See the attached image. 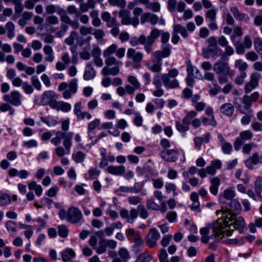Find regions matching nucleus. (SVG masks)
<instances>
[{"label":"nucleus","instance_id":"e433bc0d","mask_svg":"<svg viewBox=\"0 0 262 262\" xmlns=\"http://www.w3.org/2000/svg\"><path fill=\"white\" fill-rule=\"evenodd\" d=\"M210 182L211 185L209 188L210 191L212 194L216 195L218 193L219 187L220 185V179L215 177L212 179Z\"/></svg>","mask_w":262,"mask_h":262},{"label":"nucleus","instance_id":"f3484780","mask_svg":"<svg viewBox=\"0 0 262 262\" xmlns=\"http://www.w3.org/2000/svg\"><path fill=\"white\" fill-rule=\"evenodd\" d=\"M82 103L81 101L76 103L74 106V113L79 120L84 119L86 118L90 120L92 118V115L88 112H82Z\"/></svg>","mask_w":262,"mask_h":262},{"label":"nucleus","instance_id":"20e7f679","mask_svg":"<svg viewBox=\"0 0 262 262\" xmlns=\"http://www.w3.org/2000/svg\"><path fill=\"white\" fill-rule=\"evenodd\" d=\"M73 136V133L72 132L66 133L60 130H57L55 132V137L51 140L52 144L55 146H58L63 139V145L67 150V154L70 153V150L72 146V140Z\"/></svg>","mask_w":262,"mask_h":262},{"label":"nucleus","instance_id":"cd10ccee","mask_svg":"<svg viewBox=\"0 0 262 262\" xmlns=\"http://www.w3.org/2000/svg\"><path fill=\"white\" fill-rule=\"evenodd\" d=\"M217 137L220 140V145L223 152L225 154H230L232 149V144L227 142L221 134H218Z\"/></svg>","mask_w":262,"mask_h":262},{"label":"nucleus","instance_id":"6ab92c4d","mask_svg":"<svg viewBox=\"0 0 262 262\" xmlns=\"http://www.w3.org/2000/svg\"><path fill=\"white\" fill-rule=\"evenodd\" d=\"M56 94L54 91L48 90L44 92L41 96L40 103L42 105L49 104L51 107V104L55 102Z\"/></svg>","mask_w":262,"mask_h":262},{"label":"nucleus","instance_id":"bb28decb","mask_svg":"<svg viewBox=\"0 0 262 262\" xmlns=\"http://www.w3.org/2000/svg\"><path fill=\"white\" fill-rule=\"evenodd\" d=\"M101 18L103 21L106 23L108 27H113L118 25L117 19L112 17L111 14L107 11H104L101 14Z\"/></svg>","mask_w":262,"mask_h":262},{"label":"nucleus","instance_id":"7ed1b4c3","mask_svg":"<svg viewBox=\"0 0 262 262\" xmlns=\"http://www.w3.org/2000/svg\"><path fill=\"white\" fill-rule=\"evenodd\" d=\"M127 81L128 84H126L124 87L119 86L116 89L117 94L120 97H123L126 94L133 95L136 91L141 88V84L136 76L128 75Z\"/></svg>","mask_w":262,"mask_h":262},{"label":"nucleus","instance_id":"864d4df0","mask_svg":"<svg viewBox=\"0 0 262 262\" xmlns=\"http://www.w3.org/2000/svg\"><path fill=\"white\" fill-rule=\"evenodd\" d=\"M146 9L151 10L153 12H158L161 10V6L159 2H149L146 6Z\"/></svg>","mask_w":262,"mask_h":262},{"label":"nucleus","instance_id":"79ce46f5","mask_svg":"<svg viewBox=\"0 0 262 262\" xmlns=\"http://www.w3.org/2000/svg\"><path fill=\"white\" fill-rule=\"evenodd\" d=\"M104 57L105 58V62L106 65V66H120L122 63L121 61L117 60V59L114 56H111Z\"/></svg>","mask_w":262,"mask_h":262},{"label":"nucleus","instance_id":"6e6552de","mask_svg":"<svg viewBox=\"0 0 262 262\" xmlns=\"http://www.w3.org/2000/svg\"><path fill=\"white\" fill-rule=\"evenodd\" d=\"M119 16L121 18V23L123 25H132L136 27L139 24V20L137 17L131 18L130 12L125 9H121L119 12Z\"/></svg>","mask_w":262,"mask_h":262},{"label":"nucleus","instance_id":"a878e982","mask_svg":"<svg viewBox=\"0 0 262 262\" xmlns=\"http://www.w3.org/2000/svg\"><path fill=\"white\" fill-rule=\"evenodd\" d=\"M107 171L113 175L122 176L125 172V167L123 165H110L107 167Z\"/></svg>","mask_w":262,"mask_h":262},{"label":"nucleus","instance_id":"5701e85b","mask_svg":"<svg viewBox=\"0 0 262 262\" xmlns=\"http://www.w3.org/2000/svg\"><path fill=\"white\" fill-rule=\"evenodd\" d=\"M235 195L236 192L234 188L230 187L224 190L223 193L219 195V200L221 203H223L224 199L231 201Z\"/></svg>","mask_w":262,"mask_h":262},{"label":"nucleus","instance_id":"603ef678","mask_svg":"<svg viewBox=\"0 0 262 262\" xmlns=\"http://www.w3.org/2000/svg\"><path fill=\"white\" fill-rule=\"evenodd\" d=\"M152 259V256L148 253H144L140 254L137 258L136 262H149Z\"/></svg>","mask_w":262,"mask_h":262},{"label":"nucleus","instance_id":"c85d7f7f","mask_svg":"<svg viewBox=\"0 0 262 262\" xmlns=\"http://www.w3.org/2000/svg\"><path fill=\"white\" fill-rule=\"evenodd\" d=\"M96 76V71L91 62H89L85 67L83 78L85 80L93 79Z\"/></svg>","mask_w":262,"mask_h":262},{"label":"nucleus","instance_id":"a211bd4d","mask_svg":"<svg viewBox=\"0 0 262 262\" xmlns=\"http://www.w3.org/2000/svg\"><path fill=\"white\" fill-rule=\"evenodd\" d=\"M78 80L74 78L70 81L68 85V89L64 91L62 96L64 99H68L72 97L73 94H75L77 91Z\"/></svg>","mask_w":262,"mask_h":262},{"label":"nucleus","instance_id":"b1692460","mask_svg":"<svg viewBox=\"0 0 262 262\" xmlns=\"http://www.w3.org/2000/svg\"><path fill=\"white\" fill-rule=\"evenodd\" d=\"M171 46L169 45H165L162 47V51H157L153 54L155 58H166L169 56L171 53Z\"/></svg>","mask_w":262,"mask_h":262},{"label":"nucleus","instance_id":"ddd939ff","mask_svg":"<svg viewBox=\"0 0 262 262\" xmlns=\"http://www.w3.org/2000/svg\"><path fill=\"white\" fill-rule=\"evenodd\" d=\"M160 235L156 228H151L148 233L145 237V241L147 245L149 248H154L156 246L157 242L159 239Z\"/></svg>","mask_w":262,"mask_h":262},{"label":"nucleus","instance_id":"9b49d317","mask_svg":"<svg viewBox=\"0 0 262 262\" xmlns=\"http://www.w3.org/2000/svg\"><path fill=\"white\" fill-rule=\"evenodd\" d=\"M3 99L13 106H18L21 104V95L17 91H12L9 94L4 95Z\"/></svg>","mask_w":262,"mask_h":262},{"label":"nucleus","instance_id":"c03bdc74","mask_svg":"<svg viewBox=\"0 0 262 262\" xmlns=\"http://www.w3.org/2000/svg\"><path fill=\"white\" fill-rule=\"evenodd\" d=\"M85 155L82 151H78L72 154V158L77 163H82L84 161Z\"/></svg>","mask_w":262,"mask_h":262},{"label":"nucleus","instance_id":"f03ea898","mask_svg":"<svg viewBox=\"0 0 262 262\" xmlns=\"http://www.w3.org/2000/svg\"><path fill=\"white\" fill-rule=\"evenodd\" d=\"M213 70L217 76L220 83L228 82V76L232 77L234 74V72L230 70L228 63L223 60L216 62L213 64Z\"/></svg>","mask_w":262,"mask_h":262},{"label":"nucleus","instance_id":"680f3d73","mask_svg":"<svg viewBox=\"0 0 262 262\" xmlns=\"http://www.w3.org/2000/svg\"><path fill=\"white\" fill-rule=\"evenodd\" d=\"M6 227L9 232H16L17 231V224L15 222L9 221L6 223Z\"/></svg>","mask_w":262,"mask_h":262},{"label":"nucleus","instance_id":"aec40b11","mask_svg":"<svg viewBox=\"0 0 262 262\" xmlns=\"http://www.w3.org/2000/svg\"><path fill=\"white\" fill-rule=\"evenodd\" d=\"M15 25L11 22L9 21L6 23L5 28L3 26H0V35H4L6 33V30L7 31V36L9 38H13L15 35Z\"/></svg>","mask_w":262,"mask_h":262},{"label":"nucleus","instance_id":"2eb2a0df","mask_svg":"<svg viewBox=\"0 0 262 262\" xmlns=\"http://www.w3.org/2000/svg\"><path fill=\"white\" fill-rule=\"evenodd\" d=\"M230 208L227 211H223L222 210H217L216 211V214L217 215H219L220 213L222 214V216H224L225 214L231 213H238L241 212L242 210V207L239 201L236 199H233L230 201L229 204Z\"/></svg>","mask_w":262,"mask_h":262},{"label":"nucleus","instance_id":"3c124183","mask_svg":"<svg viewBox=\"0 0 262 262\" xmlns=\"http://www.w3.org/2000/svg\"><path fill=\"white\" fill-rule=\"evenodd\" d=\"M243 31L242 28L239 26L235 27L233 30V33L230 36V39L234 43V41L236 37H241L243 35Z\"/></svg>","mask_w":262,"mask_h":262},{"label":"nucleus","instance_id":"4be33fe9","mask_svg":"<svg viewBox=\"0 0 262 262\" xmlns=\"http://www.w3.org/2000/svg\"><path fill=\"white\" fill-rule=\"evenodd\" d=\"M166 74H164L161 76V79L164 84V86L167 89L177 88L179 85L178 81L176 79H171Z\"/></svg>","mask_w":262,"mask_h":262},{"label":"nucleus","instance_id":"0eeeda50","mask_svg":"<svg viewBox=\"0 0 262 262\" xmlns=\"http://www.w3.org/2000/svg\"><path fill=\"white\" fill-rule=\"evenodd\" d=\"M198 113L194 111L188 112L186 116L183 119V123L180 122H176V127L180 132H185L189 130V125L191 123V120L195 117Z\"/></svg>","mask_w":262,"mask_h":262},{"label":"nucleus","instance_id":"1a4fd4ad","mask_svg":"<svg viewBox=\"0 0 262 262\" xmlns=\"http://www.w3.org/2000/svg\"><path fill=\"white\" fill-rule=\"evenodd\" d=\"M161 30L157 28H153L149 35L147 37L146 36L145 41H146V43L145 47V51L147 53L149 54L152 52V46L156 39L161 35Z\"/></svg>","mask_w":262,"mask_h":262},{"label":"nucleus","instance_id":"58836bf2","mask_svg":"<svg viewBox=\"0 0 262 262\" xmlns=\"http://www.w3.org/2000/svg\"><path fill=\"white\" fill-rule=\"evenodd\" d=\"M209 227H205L201 228L200 230V233L201 235V240L204 244H207L211 237L209 235Z\"/></svg>","mask_w":262,"mask_h":262},{"label":"nucleus","instance_id":"4c0bfd02","mask_svg":"<svg viewBox=\"0 0 262 262\" xmlns=\"http://www.w3.org/2000/svg\"><path fill=\"white\" fill-rule=\"evenodd\" d=\"M5 3L12 2L14 5V10L16 15H19L24 10V6L21 0H3Z\"/></svg>","mask_w":262,"mask_h":262},{"label":"nucleus","instance_id":"4468645a","mask_svg":"<svg viewBox=\"0 0 262 262\" xmlns=\"http://www.w3.org/2000/svg\"><path fill=\"white\" fill-rule=\"evenodd\" d=\"M253 137V134L250 130L241 132L234 143L235 149L238 150L245 141L251 140Z\"/></svg>","mask_w":262,"mask_h":262},{"label":"nucleus","instance_id":"37998d69","mask_svg":"<svg viewBox=\"0 0 262 262\" xmlns=\"http://www.w3.org/2000/svg\"><path fill=\"white\" fill-rule=\"evenodd\" d=\"M106 248L105 239H101L99 242V246L95 247V250L97 253L101 254L106 251Z\"/></svg>","mask_w":262,"mask_h":262},{"label":"nucleus","instance_id":"774afa93","mask_svg":"<svg viewBox=\"0 0 262 262\" xmlns=\"http://www.w3.org/2000/svg\"><path fill=\"white\" fill-rule=\"evenodd\" d=\"M138 211H139L140 216L143 219H146L148 216L147 210L143 205H139L138 206Z\"/></svg>","mask_w":262,"mask_h":262},{"label":"nucleus","instance_id":"473e14b6","mask_svg":"<svg viewBox=\"0 0 262 262\" xmlns=\"http://www.w3.org/2000/svg\"><path fill=\"white\" fill-rule=\"evenodd\" d=\"M43 51L45 55V60L47 62H52L55 59L54 53L52 48L49 45L45 46Z\"/></svg>","mask_w":262,"mask_h":262},{"label":"nucleus","instance_id":"49530a36","mask_svg":"<svg viewBox=\"0 0 262 262\" xmlns=\"http://www.w3.org/2000/svg\"><path fill=\"white\" fill-rule=\"evenodd\" d=\"M248 67L247 63L242 59H237L235 61L234 67L242 72L247 70Z\"/></svg>","mask_w":262,"mask_h":262},{"label":"nucleus","instance_id":"412c9836","mask_svg":"<svg viewBox=\"0 0 262 262\" xmlns=\"http://www.w3.org/2000/svg\"><path fill=\"white\" fill-rule=\"evenodd\" d=\"M51 107L57 111H61L63 112H68L71 109L70 103L62 101H56L51 104Z\"/></svg>","mask_w":262,"mask_h":262},{"label":"nucleus","instance_id":"13d9d810","mask_svg":"<svg viewBox=\"0 0 262 262\" xmlns=\"http://www.w3.org/2000/svg\"><path fill=\"white\" fill-rule=\"evenodd\" d=\"M246 58L247 60L251 61H255L258 59L259 56L256 52L251 51L246 53Z\"/></svg>","mask_w":262,"mask_h":262},{"label":"nucleus","instance_id":"69168bd1","mask_svg":"<svg viewBox=\"0 0 262 262\" xmlns=\"http://www.w3.org/2000/svg\"><path fill=\"white\" fill-rule=\"evenodd\" d=\"M89 174L90 179H97L100 174V171L97 167H91L89 170Z\"/></svg>","mask_w":262,"mask_h":262},{"label":"nucleus","instance_id":"5fc2aeb1","mask_svg":"<svg viewBox=\"0 0 262 262\" xmlns=\"http://www.w3.org/2000/svg\"><path fill=\"white\" fill-rule=\"evenodd\" d=\"M58 15L60 17V19L61 21L69 25L72 20L70 18V17L68 15H67L65 10H64L63 9L60 10L59 12Z\"/></svg>","mask_w":262,"mask_h":262},{"label":"nucleus","instance_id":"9d476101","mask_svg":"<svg viewBox=\"0 0 262 262\" xmlns=\"http://www.w3.org/2000/svg\"><path fill=\"white\" fill-rule=\"evenodd\" d=\"M127 57L133 61V68L138 69L140 68V62L143 60V54L140 52H137L133 48H129L127 51Z\"/></svg>","mask_w":262,"mask_h":262},{"label":"nucleus","instance_id":"393cba45","mask_svg":"<svg viewBox=\"0 0 262 262\" xmlns=\"http://www.w3.org/2000/svg\"><path fill=\"white\" fill-rule=\"evenodd\" d=\"M156 60H152V64L148 62L145 63V66L154 73H159L162 70V59L160 58H155Z\"/></svg>","mask_w":262,"mask_h":262},{"label":"nucleus","instance_id":"4d7b16f0","mask_svg":"<svg viewBox=\"0 0 262 262\" xmlns=\"http://www.w3.org/2000/svg\"><path fill=\"white\" fill-rule=\"evenodd\" d=\"M77 33L76 31H72L68 37L65 39L64 42L68 45H72L74 43L75 39L77 36Z\"/></svg>","mask_w":262,"mask_h":262},{"label":"nucleus","instance_id":"c9c22d12","mask_svg":"<svg viewBox=\"0 0 262 262\" xmlns=\"http://www.w3.org/2000/svg\"><path fill=\"white\" fill-rule=\"evenodd\" d=\"M145 39H146L145 35H141L138 38L136 37H132L130 39L129 43L133 47L137 46L139 44L143 45L145 48L146 43Z\"/></svg>","mask_w":262,"mask_h":262},{"label":"nucleus","instance_id":"f704fd0d","mask_svg":"<svg viewBox=\"0 0 262 262\" xmlns=\"http://www.w3.org/2000/svg\"><path fill=\"white\" fill-rule=\"evenodd\" d=\"M120 71L119 66H115V67L113 68H109L107 66H105L103 67L101 73L103 76H108V75H117Z\"/></svg>","mask_w":262,"mask_h":262},{"label":"nucleus","instance_id":"6e6d98bb","mask_svg":"<svg viewBox=\"0 0 262 262\" xmlns=\"http://www.w3.org/2000/svg\"><path fill=\"white\" fill-rule=\"evenodd\" d=\"M109 4L112 6H117L123 9L126 6L125 0H108Z\"/></svg>","mask_w":262,"mask_h":262},{"label":"nucleus","instance_id":"dca6fc26","mask_svg":"<svg viewBox=\"0 0 262 262\" xmlns=\"http://www.w3.org/2000/svg\"><path fill=\"white\" fill-rule=\"evenodd\" d=\"M179 157V151L177 149L163 150L161 153V157L165 161L168 162H176Z\"/></svg>","mask_w":262,"mask_h":262},{"label":"nucleus","instance_id":"052dcab7","mask_svg":"<svg viewBox=\"0 0 262 262\" xmlns=\"http://www.w3.org/2000/svg\"><path fill=\"white\" fill-rule=\"evenodd\" d=\"M58 235L62 237H67L68 235L69 230L66 225H61L58 226Z\"/></svg>","mask_w":262,"mask_h":262},{"label":"nucleus","instance_id":"de8ad7c7","mask_svg":"<svg viewBox=\"0 0 262 262\" xmlns=\"http://www.w3.org/2000/svg\"><path fill=\"white\" fill-rule=\"evenodd\" d=\"M146 207L149 210L158 211L160 210V205L156 203L154 199H150L146 200Z\"/></svg>","mask_w":262,"mask_h":262},{"label":"nucleus","instance_id":"338daca9","mask_svg":"<svg viewBox=\"0 0 262 262\" xmlns=\"http://www.w3.org/2000/svg\"><path fill=\"white\" fill-rule=\"evenodd\" d=\"M31 83L32 85L37 90H40L41 89V84L36 76H33L31 78Z\"/></svg>","mask_w":262,"mask_h":262},{"label":"nucleus","instance_id":"a18cd8bd","mask_svg":"<svg viewBox=\"0 0 262 262\" xmlns=\"http://www.w3.org/2000/svg\"><path fill=\"white\" fill-rule=\"evenodd\" d=\"M253 44L255 51L259 55H262V38L259 37H255Z\"/></svg>","mask_w":262,"mask_h":262},{"label":"nucleus","instance_id":"72a5a7b5","mask_svg":"<svg viewBox=\"0 0 262 262\" xmlns=\"http://www.w3.org/2000/svg\"><path fill=\"white\" fill-rule=\"evenodd\" d=\"M61 256L62 260L67 262L75 257V253L72 249L68 248L61 252Z\"/></svg>","mask_w":262,"mask_h":262},{"label":"nucleus","instance_id":"7c9ffc66","mask_svg":"<svg viewBox=\"0 0 262 262\" xmlns=\"http://www.w3.org/2000/svg\"><path fill=\"white\" fill-rule=\"evenodd\" d=\"M220 111L224 115L230 117L234 113V107L230 103H225L220 106Z\"/></svg>","mask_w":262,"mask_h":262},{"label":"nucleus","instance_id":"ea45409f","mask_svg":"<svg viewBox=\"0 0 262 262\" xmlns=\"http://www.w3.org/2000/svg\"><path fill=\"white\" fill-rule=\"evenodd\" d=\"M173 30L178 34L180 33L184 38H187L189 36V34L186 28L180 24L174 25Z\"/></svg>","mask_w":262,"mask_h":262},{"label":"nucleus","instance_id":"8fccbe9b","mask_svg":"<svg viewBox=\"0 0 262 262\" xmlns=\"http://www.w3.org/2000/svg\"><path fill=\"white\" fill-rule=\"evenodd\" d=\"M117 49V46L116 44H112L108 47L103 52L104 57L111 56V55L115 53Z\"/></svg>","mask_w":262,"mask_h":262},{"label":"nucleus","instance_id":"0e129e2a","mask_svg":"<svg viewBox=\"0 0 262 262\" xmlns=\"http://www.w3.org/2000/svg\"><path fill=\"white\" fill-rule=\"evenodd\" d=\"M11 202L10 196L7 194H0V205L5 206Z\"/></svg>","mask_w":262,"mask_h":262},{"label":"nucleus","instance_id":"c756f323","mask_svg":"<svg viewBox=\"0 0 262 262\" xmlns=\"http://www.w3.org/2000/svg\"><path fill=\"white\" fill-rule=\"evenodd\" d=\"M222 162L218 159H215L211 161L210 165L207 166L208 174L213 175L217 169L221 168Z\"/></svg>","mask_w":262,"mask_h":262},{"label":"nucleus","instance_id":"f8f14e48","mask_svg":"<svg viewBox=\"0 0 262 262\" xmlns=\"http://www.w3.org/2000/svg\"><path fill=\"white\" fill-rule=\"evenodd\" d=\"M260 77V74L257 72H254L250 75L249 81L244 86L245 93H249L258 85Z\"/></svg>","mask_w":262,"mask_h":262},{"label":"nucleus","instance_id":"39448f33","mask_svg":"<svg viewBox=\"0 0 262 262\" xmlns=\"http://www.w3.org/2000/svg\"><path fill=\"white\" fill-rule=\"evenodd\" d=\"M233 104L242 114H248L252 113L251 109V103L249 101L248 95H245L243 98H235L233 100Z\"/></svg>","mask_w":262,"mask_h":262},{"label":"nucleus","instance_id":"423d86ee","mask_svg":"<svg viewBox=\"0 0 262 262\" xmlns=\"http://www.w3.org/2000/svg\"><path fill=\"white\" fill-rule=\"evenodd\" d=\"M68 222L79 225L83 223V215L78 208L71 207L68 209Z\"/></svg>","mask_w":262,"mask_h":262},{"label":"nucleus","instance_id":"a19ab883","mask_svg":"<svg viewBox=\"0 0 262 262\" xmlns=\"http://www.w3.org/2000/svg\"><path fill=\"white\" fill-rule=\"evenodd\" d=\"M254 190L257 196L261 197L262 192V178L258 177L254 182Z\"/></svg>","mask_w":262,"mask_h":262},{"label":"nucleus","instance_id":"09e8293b","mask_svg":"<svg viewBox=\"0 0 262 262\" xmlns=\"http://www.w3.org/2000/svg\"><path fill=\"white\" fill-rule=\"evenodd\" d=\"M61 9L62 8H61L58 6H55L52 4H50L46 6V12L48 14H51L55 12H57L58 14L59 12Z\"/></svg>","mask_w":262,"mask_h":262},{"label":"nucleus","instance_id":"bf43d9fd","mask_svg":"<svg viewBox=\"0 0 262 262\" xmlns=\"http://www.w3.org/2000/svg\"><path fill=\"white\" fill-rule=\"evenodd\" d=\"M118 254L121 259L125 261L130 258L129 252L125 248H120L118 251Z\"/></svg>","mask_w":262,"mask_h":262},{"label":"nucleus","instance_id":"e2e57ef3","mask_svg":"<svg viewBox=\"0 0 262 262\" xmlns=\"http://www.w3.org/2000/svg\"><path fill=\"white\" fill-rule=\"evenodd\" d=\"M206 18L209 20V21H213L216 19V10L211 9L208 10L206 14Z\"/></svg>","mask_w":262,"mask_h":262},{"label":"nucleus","instance_id":"2f4dec72","mask_svg":"<svg viewBox=\"0 0 262 262\" xmlns=\"http://www.w3.org/2000/svg\"><path fill=\"white\" fill-rule=\"evenodd\" d=\"M259 160V157L258 153L255 152L245 161V165L249 169L252 170L253 169V165L257 164Z\"/></svg>","mask_w":262,"mask_h":262},{"label":"nucleus","instance_id":"f257e3e1","mask_svg":"<svg viewBox=\"0 0 262 262\" xmlns=\"http://www.w3.org/2000/svg\"><path fill=\"white\" fill-rule=\"evenodd\" d=\"M246 223L242 216H237L235 213H226L221 216L214 227L215 235L220 238L230 236L237 229L242 232L245 227Z\"/></svg>","mask_w":262,"mask_h":262}]
</instances>
